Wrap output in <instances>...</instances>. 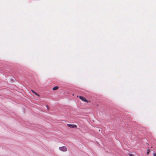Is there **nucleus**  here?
<instances>
[{
  "mask_svg": "<svg viewBox=\"0 0 156 156\" xmlns=\"http://www.w3.org/2000/svg\"><path fill=\"white\" fill-rule=\"evenodd\" d=\"M59 150L62 151H67V149L65 146L60 147L59 148Z\"/></svg>",
  "mask_w": 156,
  "mask_h": 156,
  "instance_id": "obj_1",
  "label": "nucleus"
},
{
  "mask_svg": "<svg viewBox=\"0 0 156 156\" xmlns=\"http://www.w3.org/2000/svg\"><path fill=\"white\" fill-rule=\"evenodd\" d=\"M67 126L68 127L72 128H76L77 127L76 125L74 124H67Z\"/></svg>",
  "mask_w": 156,
  "mask_h": 156,
  "instance_id": "obj_2",
  "label": "nucleus"
},
{
  "mask_svg": "<svg viewBox=\"0 0 156 156\" xmlns=\"http://www.w3.org/2000/svg\"><path fill=\"white\" fill-rule=\"evenodd\" d=\"M79 98L83 101L88 102V101L85 98H84L83 97L81 96H80L79 97Z\"/></svg>",
  "mask_w": 156,
  "mask_h": 156,
  "instance_id": "obj_3",
  "label": "nucleus"
},
{
  "mask_svg": "<svg viewBox=\"0 0 156 156\" xmlns=\"http://www.w3.org/2000/svg\"><path fill=\"white\" fill-rule=\"evenodd\" d=\"M58 87L57 86H55L54 87H53L52 88V90H55L57 89H58Z\"/></svg>",
  "mask_w": 156,
  "mask_h": 156,
  "instance_id": "obj_4",
  "label": "nucleus"
},
{
  "mask_svg": "<svg viewBox=\"0 0 156 156\" xmlns=\"http://www.w3.org/2000/svg\"><path fill=\"white\" fill-rule=\"evenodd\" d=\"M150 152V150L149 149H148L147 152V154H149Z\"/></svg>",
  "mask_w": 156,
  "mask_h": 156,
  "instance_id": "obj_5",
  "label": "nucleus"
},
{
  "mask_svg": "<svg viewBox=\"0 0 156 156\" xmlns=\"http://www.w3.org/2000/svg\"><path fill=\"white\" fill-rule=\"evenodd\" d=\"M31 91L32 92V93H34H34H35V92L34 90H31Z\"/></svg>",
  "mask_w": 156,
  "mask_h": 156,
  "instance_id": "obj_6",
  "label": "nucleus"
},
{
  "mask_svg": "<svg viewBox=\"0 0 156 156\" xmlns=\"http://www.w3.org/2000/svg\"><path fill=\"white\" fill-rule=\"evenodd\" d=\"M35 95H37V96H38V97H39V96H40L38 94H37V93H36Z\"/></svg>",
  "mask_w": 156,
  "mask_h": 156,
  "instance_id": "obj_7",
  "label": "nucleus"
},
{
  "mask_svg": "<svg viewBox=\"0 0 156 156\" xmlns=\"http://www.w3.org/2000/svg\"><path fill=\"white\" fill-rule=\"evenodd\" d=\"M153 155L154 156H156V154L155 153H154Z\"/></svg>",
  "mask_w": 156,
  "mask_h": 156,
  "instance_id": "obj_8",
  "label": "nucleus"
},
{
  "mask_svg": "<svg viewBox=\"0 0 156 156\" xmlns=\"http://www.w3.org/2000/svg\"><path fill=\"white\" fill-rule=\"evenodd\" d=\"M129 155L130 156H133V154H129Z\"/></svg>",
  "mask_w": 156,
  "mask_h": 156,
  "instance_id": "obj_9",
  "label": "nucleus"
},
{
  "mask_svg": "<svg viewBox=\"0 0 156 156\" xmlns=\"http://www.w3.org/2000/svg\"><path fill=\"white\" fill-rule=\"evenodd\" d=\"M36 92H35V93H34V94H36Z\"/></svg>",
  "mask_w": 156,
  "mask_h": 156,
  "instance_id": "obj_10",
  "label": "nucleus"
}]
</instances>
